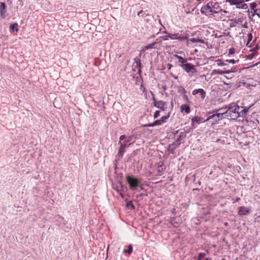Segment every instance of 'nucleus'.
Masks as SVG:
<instances>
[{
    "label": "nucleus",
    "mask_w": 260,
    "mask_h": 260,
    "mask_svg": "<svg viewBox=\"0 0 260 260\" xmlns=\"http://www.w3.org/2000/svg\"><path fill=\"white\" fill-rule=\"evenodd\" d=\"M225 109L226 111L224 112V114H225V117H229L233 120H237L238 118V110H240V107L237 104L232 103L227 106L220 109L221 110Z\"/></svg>",
    "instance_id": "f257e3e1"
},
{
    "label": "nucleus",
    "mask_w": 260,
    "mask_h": 260,
    "mask_svg": "<svg viewBox=\"0 0 260 260\" xmlns=\"http://www.w3.org/2000/svg\"><path fill=\"white\" fill-rule=\"evenodd\" d=\"M216 5L217 3L215 2H208L206 5H204L201 8V13L203 15H205L209 18V17L211 16V15H212V14L216 8L215 6Z\"/></svg>",
    "instance_id": "f03ea898"
},
{
    "label": "nucleus",
    "mask_w": 260,
    "mask_h": 260,
    "mask_svg": "<svg viewBox=\"0 0 260 260\" xmlns=\"http://www.w3.org/2000/svg\"><path fill=\"white\" fill-rule=\"evenodd\" d=\"M125 179L129 186V189L135 191L139 186L140 180L134 176L127 175L125 176Z\"/></svg>",
    "instance_id": "7ed1b4c3"
},
{
    "label": "nucleus",
    "mask_w": 260,
    "mask_h": 260,
    "mask_svg": "<svg viewBox=\"0 0 260 260\" xmlns=\"http://www.w3.org/2000/svg\"><path fill=\"white\" fill-rule=\"evenodd\" d=\"M225 2L231 6H236L237 9L245 10V12L250 13L247 4L243 0H225Z\"/></svg>",
    "instance_id": "20e7f679"
},
{
    "label": "nucleus",
    "mask_w": 260,
    "mask_h": 260,
    "mask_svg": "<svg viewBox=\"0 0 260 260\" xmlns=\"http://www.w3.org/2000/svg\"><path fill=\"white\" fill-rule=\"evenodd\" d=\"M168 37L172 40H178L179 41H184L189 38V35L187 31H181L180 32L176 34H168Z\"/></svg>",
    "instance_id": "39448f33"
},
{
    "label": "nucleus",
    "mask_w": 260,
    "mask_h": 260,
    "mask_svg": "<svg viewBox=\"0 0 260 260\" xmlns=\"http://www.w3.org/2000/svg\"><path fill=\"white\" fill-rule=\"evenodd\" d=\"M170 113H168L166 115L160 118V119L156 120L151 123L145 124L143 125L144 127H154L157 125H160L166 122L167 120L170 117Z\"/></svg>",
    "instance_id": "423d86ee"
},
{
    "label": "nucleus",
    "mask_w": 260,
    "mask_h": 260,
    "mask_svg": "<svg viewBox=\"0 0 260 260\" xmlns=\"http://www.w3.org/2000/svg\"><path fill=\"white\" fill-rule=\"evenodd\" d=\"M182 68L189 74L190 77H192L197 72L196 67L191 63L184 64Z\"/></svg>",
    "instance_id": "0eeeda50"
},
{
    "label": "nucleus",
    "mask_w": 260,
    "mask_h": 260,
    "mask_svg": "<svg viewBox=\"0 0 260 260\" xmlns=\"http://www.w3.org/2000/svg\"><path fill=\"white\" fill-rule=\"evenodd\" d=\"M142 63L141 62L140 59L138 58H135V61L133 64V71L136 72L137 71L138 74L140 77L142 75Z\"/></svg>",
    "instance_id": "6e6552de"
},
{
    "label": "nucleus",
    "mask_w": 260,
    "mask_h": 260,
    "mask_svg": "<svg viewBox=\"0 0 260 260\" xmlns=\"http://www.w3.org/2000/svg\"><path fill=\"white\" fill-rule=\"evenodd\" d=\"M212 14V15H211V16H210L209 18H212L216 21L221 20L224 16L223 14L221 13L218 8L217 7H216Z\"/></svg>",
    "instance_id": "1a4fd4ad"
},
{
    "label": "nucleus",
    "mask_w": 260,
    "mask_h": 260,
    "mask_svg": "<svg viewBox=\"0 0 260 260\" xmlns=\"http://www.w3.org/2000/svg\"><path fill=\"white\" fill-rule=\"evenodd\" d=\"M118 144L120 145V147L119 148L118 154L121 157L122 156L123 153L125 152V149L126 147L129 146L132 143H129V144H122L121 141H119Z\"/></svg>",
    "instance_id": "9d476101"
},
{
    "label": "nucleus",
    "mask_w": 260,
    "mask_h": 260,
    "mask_svg": "<svg viewBox=\"0 0 260 260\" xmlns=\"http://www.w3.org/2000/svg\"><path fill=\"white\" fill-rule=\"evenodd\" d=\"M6 6L5 2L0 3V16L2 19H5L6 17Z\"/></svg>",
    "instance_id": "9b49d317"
},
{
    "label": "nucleus",
    "mask_w": 260,
    "mask_h": 260,
    "mask_svg": "<svg viewBox=\"0 0 260 260\" xmlns=\"http://www.w3.org/2000/svg\"><path fill=\"white\" fill-rule=\"evenodd\" d=\"M235 72V68L234 69H231V70L222 71L220 70H214L212 71V75H223L224 74H229L231 73H234Z\"/></svg>",
    "instance_id": "f8f14e48"
},
{
    "label": "nucleus",
    "mask_w": 260,
    "mask_h": 260,
    "mask_svg": "<svg viewBox=\"0 0 260 260\" xmlns=\"http://www.w3.org/2000/svg\"><path fill=\"white\" fill-rule=\"evenodd\" d=\"M154 106L164 111L167 109V104L162 101H157L154 103Z\"/></svg>",
    "instance_id": "ddd939ff"
},
{
    "label": "nucleus",
    "mask_w": 260,
    "mask_h": 260,
    "mask_svg": "<svg viewBox=\"0 0 260 260\" xmlns=\"http://www.w3.org/2000/svg\"><path fill=\"white\" fill-rule=\"evenodd\" d=\"M250 208H246L245 206H241L238 209V214L239 215H245L250 212Z\"/></svg>",
    "instance_id": "4468645a"
},
{
    "label": "nucleus",
    "mask_w": 260,
    "mask_h": 260,
    "mask_svg": "<svg viewBox=\"0 0 260 260\" xmlns=\"http://www.w3.org/2000/svg\"><path fill=\"white\" fill-rule=\"evenodd\" d=\"M198 93H200L201 98L202 100L205 99L206 96V93L203 89L199 88L198 89H194L192 92V94L193 95H196Z\"/></svg>",
    "instance_id": "2eb2a0df"
},
{
    "label": "nucleus",
    "mask_w": 260,
    "mask_h": 260,
    "mask_svg": "<svg viewBox=\"0 0 260 260\" xmlns=\"http://www.w3.org/2000/svg\"><path fill=\"white\" fill-rule=\"evenodd\" d=\"M187 40V43H189V42H191V43H205V41L202 39H200L199 38V37L198 38H190V39H188Z\"/></svg>",
    "instance_id": "dca6fc26"
},
{
    "label": "nucleus",
    "mask_w": 260,
    "mask_h": 260,
    "mask_svg": "<svg viewBox=\"0 0 260 260\" xmlns=\"http://www.w3.org/2000/svg\"><path fill=\"white\" fill-rule=\"evenodd\" d=\"M219 110H220L219 109L216 111V119L215 120V122H213V124L217 123L220 120H221L223 118L224 116H225V114H224V112L221 113H217V111Z\"/></svg>",
    "instance_id": "f3484780"
},
{
    "label": "nucleus",
    "mask_w": 260,
    "mask_h": 260,
    "mask_svg": "<svg viewBox=\"0 0 260 260\" xmlns=\"http://www.w3.org/2000/svg\"><path fill=\"white\" fill-rule=\"evenodd\" d=\"M180 111L181 112L184 111L185 113L189 114L190 112V108L188 105L183 104L180 107Z\"/></svg>",
    "instance_id": "a211bd4d"
},
{
    "label": "nucleus",
    "mask_w": 260,
    "mask_h": 260,
    "mask_svg": "<svg viewBox=\"0 0 260 260\" xmlns=\"http://www.w3.org/2000/svg\"><path fill=\"white\" fill-rule=\"evenodd\" d=\"M247 43H246V46L248 47H251L252 46V43H250L251 41L252 40L253 36L251 32L248 33L247 35Z\"/></svg>",
    "instance_id": "6ab92c4d"
},
{
    "label": "nucleus",
    "mask_w": 260,
    "mask_h": 260,
    "mask_svg": "<svg viewBox=\"0 0 260 260\" xmlns=\"http://www.w3.org/2000/svg\"><path fill=\"white\" fill-rule=\"evenodd\" d=\"M248 112V109H247L246 108H244L241 111L238 110V118L239 117H245L246 116V115L247 114V112Z\"/></svg>",
    "instance_id": "aec40b11"
},
{
    "label": "nucleus",
    "mask_w": 260,
    "mask_h": 260,
    "mask_svg": "<svg viewBox=\"0 0 260 260\" xmlns=\"http://www.w3.org/2000/svg\"><path fill=\"white\" fill-rule=\"evenodd\" d=\"M157 43L156 42H154L151 44H148L144 47V50H149L151 49H154L156 48L155 45Z\"/></svg>",
    "instance_id": "412c9836"
},
{
    "label": "nucleus",
    "mask_w": 260,
    "mask_h": 260,
    "mask_svg": "<svg viewBox=\"0 0 260 260\" xmlns=\"http://www.w3.org/2000/svg\"><path fill=\"white\" fill-rule=\"evenodd\" d=\"M201 121V118L195 116L191 119V125L193 126L195 123H200Z\"/></svg>",
    "instance_id": "4be33fe9"
},
{
    "label": "nucleus",
    "mask_w": 260,
    "mask_h": 260,
    "mask_svg": "<svg viewBox=\"0 0 260 260\" xmlns=\"http://www.w3.org/2000/svg\"><path fill=\"white\" fill-rule=\"evenodd\" d=\"M10 29L12 31H16L17 32L19 30L18 24L17 23L11 24L10 25Z\"/></svg>",
    "instance_id": "5701e85b"
},
{
    "label": "nucleus",
    "mask_w": 260,
    "mask_h": 260,
    "mask_svg": "<svg viewBox=\"0 0 260 260\" xmlns=\"http://www.w3.org/2000/svg\"><path fill=\"white\" fill-rule=\"evenodd\" d=\"M133 252V246L132 245H129L127 247V249L123 250V253H128L131 254Z\"/></svg>",
    "instance_id": "b1692460"
},
{
    "label": "nucleus",
    "mask_w": 260,
    "mask_h": 260,
    "mask_svg": "<svg viewBox=\"0 0 260 260\" xmlns=\"http://www.w3.org/2000/svg\"><path fill=\"white\" fill-rule=\"evenodd\" d=\"M256 6L257 4L256 2L251 3L250 5V8L251 9L253 10L254 13L257 12V11H258V9H256Z\"/></svg>",
    "instance_id": "393cba45"
},
{
    "label": "nucleus",
    "mask_w": 260,
    "mask_h": 260,
    "mask_svg": "<svg viewBox=\"0 0 260 260\" xmlns=\"http://www.w3.org/2000/svg\"><path fill=\"white\" fill-rule=\"evenodd\" d=\"M205 253H200L198 256V260H209L208 258L205 257Z\"/></svg>",
    "instance_id": "a878e982"
},
{
    "label": "nucleus",
    "mask_w": 260,
    "mask_h": 260,
    "mask_svg": "<svg viewBox=\"0 0 260 260\" xmlns=\"http://www.w3.org/2000/svg\"><path fill=\"white\" fill-rule=\"evenodd\" d=\"M126 206L129 209H135V206H134L132 201H128L126 203Z\"/></svg>",
    "instance_id": "bb28decb"
},
{
    "label": "nucleus",
    "mask_w": 260,
    "mask_h": 260,
    "mask_svg": "<svg viewBox=\"0 0 260 260\" xmlns=\"http://www.w3.org/2000/svg\"><path fill=\"white\" fill-rule=\"evenodd\" d=\"M177 141H179L181 139H182L186 137V134L184 132H180L179 133V136H178Z\"/></svg>",
    "instance_id": "cd10ccee"
},
{
    "label": "nucleus",
    "mask_w": 260,
    "mask_h": 260,
    "mask_svg": "<svg viewBox=\"0 0 260 260\" xmlns=\"http://www.w3.org/2000/svg\"><path fill=\"white\" fill-rule=\"evenodd\" d=\"M132 138H133V137L132 136H129V137H128L126 138V139L123 142H122V144H129L130 143V142L132 140ZM132 144H133V143H131Z\"/></svg>",
    "instance_id": "c85d7f7f"
},
{
    "label": "nucleus",
    "mask_w": 260,
    "mask_h": 260,
    "mask_svg": "<svg viewBox=\"0 0 260 260\" xmlns=\"http://www.w3.org/2000/svg\"><path fill=\"white\" fill-rule=\"evenodd\" d=\"M236 50L234 47H231L229 49V52L228 54V56L230 57V56L232 54H234L235 53Z\"/></svg>",
    "instance_id": "c756f323"
},
{
    "label": "nucleus",
    "mask_w": 260,
    "mask_h": 260,
    "mask_svg": "<svg viewBox=\"0 0 260 260\" xmlns=\"http://www.w3.org/2000/svg\"><path fill=\"white\" fill-rule=\"evenodd\" d=\"M148 14L146 13V12L143 11V10L140 11L138 13V16L139 17H145V16H147Z\"/></svg>",
    "instance_id": "7c9ffc66"
},
{
    "label": "nucleus",
    "mask_w": 260,
    "mask_h": 260,
    "mask_svg": "<svg viewBox=\"0 0 260 260\" xmlns=\"http://www.w3.org/2000/svg\"><path fill=\"white\" fill-rule=\"evenodd\" d=\"M216 116V111H213L212 112L209 116L208 117L207 119V121L209 120L210 119H213Z\"/></svg>",
    "instance_id": "2f4dec72"
},
{
    "label": "nucleus",
    "mask_w": 260,
    "mask_h": 260,
    "mask_svg": "<svg viewBox=\"0 0 260 260\" xmlns=\"http://www.w3.org/2000/svg\"><path fill=\"white\" fill-rule=\"evenodd\" d=\"M216 61L218 62L217 64L218 66H225L227 65V63H225V61H222L220 59H218V60H216Z\"/></svg>",
    "instance_id": "473e14b6"
},
{
    "label": "nucleus",
    "mask_w": 260,
    "mask_h": 260,
    "mask_svg": "<svg viewBox=\"0 0 260 260\" xmlns=\"http://www.w3.org/2000/svg\"><path fill=\"white\" fill-rule=\"evenodd\" d=\"M187 59L186 58H184L181 61H179V62H180V66L182 68V66H183L184 64H187L188 62H187Z\"/></svg>",
    "instance_id": "72a5a7b5"
},
{
    "label": "nucleus",
    "mask_w": 260,
    "mask_h": 260,
    "mask_svg": "<svg viewBox=\"0 0 260 260\" xmlns=\"http://www.w3.org/2000/svg\"><path fill=\"white\" fill-rule=\"evenodd\" d=\"M259 46L258 44L256 45L250 51L253 52L255 53H257V50L259 49Z\"/></svg>",
    "instance_id": "f704fd0d"
},
{
    "label": "nucleus",
    "mask_w": 260,
    "mask_h": 260,
    "mask_svg": "<svg viewBox=\"0 0 260 260\" xmlns=\"http://www.w3.org/2000/svg\"><path fill=\"white\" fill-rule=\"evenodd\" d=\"M225 62H228L230 63H232L233 64H235L236 63L239 62V60H235V59H227L225 60Z\"/></svg>",
    "instance_id": "c9c22d12"
},
{
    "label": "nucleus",
    "mask_w": 260,
    "mask_h": 260,
    "mask_svg": "<svg viewBox=\"0 0 260 260\" xmlns=\"http://www.w3.org/2000/svg\"><path fill=\"white\" fill-rule=\"evenodd\" d=\"M160 115V111L157 110L155 112L154 114V118L155 119L157 118Z\"/></svg>",
    "instance_id": "e433bc0d"
},
{
    "label": "nucleus",
    "mask_w": 260,
    "mask_h": 260,
    "mask_svg": "<svg viewBox=\"0 0 260 260\" xmlns=\"http://www.w3.org/2000/svg\"><path fill=\"white\" fill-rule=\"evenodd\" d=\"M255 54L256 53H255L254 52H252V53L250 54H249L247 56L248 59H251L253 57V56L255 55Z\"/></svg>",
    "instance_id": "4c0bfd02"
},
{
    "label": "nucleus",
    "mask_w": 260,
    "mask_h": 260,
    "mask_svg": "<svg viewBox=\"0 0 260 260\" xmlns=\"http://www.w3.org/2000/svg\"><path fill=\"white\" fill-rule=\"evenodd\" d=\"M218 9L221 14H223V13L227 14L228 13V12L226 10H222V9H221L220 8H218Z\"/></svg>",
    "instance_id": "58836bf2"
},
{
    "label": "nucleus",
    "mask_w": 260,
    "mask_h": 260,
    "mask_svg": "<svg viewBox=\"0 0 260 260\" xmlns=\"http://www.w3.org/2000/svg\"><path fill=\"white\" fill-rule=\"evenodd\" d=\"M157 171H158L157 174L158 175L160 176L163 174V172H164L163 169H162L161 170L158 169Z\"/></svg>",
    "instance_id": "ea45409f"
},
{
    "label": "nucleus",
    "mask_w": 260,
    "mask_h": 260,
    "mask_svg": "<svg viewBox=\"0 0 260 260\" xmlns=\"http://www.w3.org/2000/svg\"><path fill=\"white\" fill-rule=\"evenodd\" d=\"M126 136L125 135H122L120 136V138H119V139H120V141H122L124 139H125L126 138Z\"/></svg>",
    "instance_id": "a19ab883"
},
{
    "label": "nucleus",
    "mask_w": 260,
    "mask_h": 260,
    "mask_svg": "<svg viewBox=\"0 0 260 260\" xmlns=\"http://www.w3.org/2000/svg\"><path fill=\"white\" fill-rule=\"evenodd\" d=\"M162 165H163V162L160 161V162H158L156 165L157 166L158 168H161L162 166Z\"/></svg>",
    "instance_id": "79ce46f5"
},
{
    "label": "nucleus",
    "mask_w": 260,
    "mask_h": 260,
    "mask_svg": "<svg viewBox=\"0 0 260 260\" xmlns=\"http://www.w3.org/2000/svg\"><path fill=\"white\" fill-rule=\"evenodd\" d=\"M183 92L184 93H185V94H184V96H183L184 98L185 99H186V100L188 101V97H187V96L185 94L186 90H185L184 89H183Z\"/></svg>",
    "instance_id": "37998d69"
},
{
    "label": "nucleus",
    "mask_w": 260,
    "mask_h": 260,
    "mask_svg": "<svg viewBox=\"0 0 260 260\" xmlns=\"http://www.w3.org/2000/svg\"><path fill=\"white\" fill-rule=\"evenodd\" d=\"M160 31H162V32L163 34H168V32L165 29H164L163 28V27L160 28Z\"/></svg>",
    "instance_id": "c03bdc74"
},
{
    "label": "nucleus",
    "mask_w": 260,
    "mask_h": 260,
    "mask_svg": "<svg viewBox=\"0 0 260 260\" xmlns=\"http://www.w3.org/2000/svg\"><path fill=\"white\" fill-rule=\"evenodd\" d=\"M174 56H175L176 58L178 59L179 60H180V59H182V56H180V55H177V54H175V55H174Z\"/></svg>",
    "instance_id": "a18cd8bd"
},
{
    "label": "nucleus",
    "mask_w": 260,
    "mask_h": 260,
    "mask_svg": "<svg viewBox=\"0 0 260 260\" xmlns=\"http://www.w3.org/2000/svg\"><path fill=\"white\" fill-rule=\"evenodd\" d=\"M167 68L169 70H170L171 68L173 67L172 64L171 63H168L167 64Z\"/></svg>",
    "instance_id": "49530a36"
},
{
    "label": "nucleus",
    "mask_w": 260,
    "mask_h": 260,
    "mask_svg": "<svg viewBox=\"0 0 260 260\" xmlns=\"http://www.w3.org/2000/svg\"><path fill=\"white\" fill-rule=\"evenodd\" d=\"M255 15H256L258 18H260V14L259 13H256V12L254 13V14H253V16H254Z\"/></svg>",
    "instance_id": "de8ad7c7"
},
{
    "label": "nucleus",
    "mask_w": 260,
    "mask_h": 260,
    "mask_svg": "<svg viewBox=\"0 0 260 260\" xmlns=\"http://www.w3.org/2000/svg\"><path fill=\"white\" fill-rule=\"evenodd\" d=\"M168 38L169 37H168L167 36H165V37H163L162 39H163L164 40L167 41V40H168Z\"/></svg>",
    "instance_id": "09e8293b"
},
{
    "label": "nucleus",
    "mask_w": 260,
    "mask_h": 260,
    "mask_svg": "<svg viewBox=\"0 0 260 260\" xmlns=\"http://www.w3.org/2000/svg\"><path fill=\"white\" fill-rule=\"evenodd\" d=\"M152 100L153 101V104L155 103V102L157 101H156L155 97L152 98Z\"/></svg>",
    "instance_id": "8fccbe9b"
},
{
    "label": "nucleus",
    "mask_w": 260,
    "mask_h": 260,
    "mask_svg": "<svg viewBox=\"0 0 260 260\" xmlns=\"http://www.w3.org/2000/svg\"><path fill=\"white\" fill-rule=\"evenodd\" d=\"M196 220H198V221H199V220L198 219V218H196L194 219H193V222L196 223V224H198V223L196 221Z\"/></svg>",
    "instance_id": "3c124183"
},
{
    "label": "nucleus",
    "mask_w": 260,
    "mask_h": 260,
    "mask_svg": "<svg viewBox=\"0 0 260 260\" xmlns=\"http://www.w3.org/2000/svg\"><path fill=\"white\" fill-rule=\"evenodd\" d=\"M159 23L162 26V27H163V28L164 29H166L165 26L162 25L161 22V20L160 19L159 20Z\"/></svg>",
    "instance_id": "603ef678"
},
{
    "label": "nucleus",
    "mask_w": 260,
    "mask_h": 260,
    "mask_svg": "<svg viewBox=\"0 0 260 260\" xmlns=\"http://www.w3.org/2000/svg\"><path fill=\"white\" fill-rule=\"evenodd\" d=\"M150 93H151L152 98L155 97L154 94L153 93L152 91H150Z\"/></svg>",
    "instance_id": "864d4df0"
},
{
    "label": "nucleus",
    "mask_w": 260,
    "mask_h": 260,
    "mask_svg": "<svg viewBox=\"0 0 260 260\" xmlns=\"http://www.w3.org/2000/svg\"><path fill=\"white\" fill-rule=\"evenodd\" d=\"M150 93H151L152 98L155 97L154 94L153 93L152 91H150Z\"/></svg>",
    "instance_id": "5fc2aeb1"
},
{
    "label": "nucleus",
    "mask_w": 260,
    "mask_h": 260,
    "mask_svg": "<svg viewBox=\"0 0 260 260\" xmlns=\"http://www.w3.org/2000/svg\"><path fill=\"white\" fill-rule=\"evenodd\" d=\"M219 141H220V139H217V140L216 141V142H218Z\"/></svg>",
    "instance_id": "6e6d98bb"
},
{
    "label": "nucleus",
    "mask_w": 260,
    "mask_h": 260,
    "mask_svg": "<svg viewBox=\"0 0 260 260\" xmlns=\"http://www.w3.org/2000/svg\"><path fill=\"white\" fill-rule=\"evenodd\" d=\"M183 58H184L182 57V59H180V60H179V61H181V60H182L183 59Z\"/></svg>",
    "instance_id": "4d7b16f0"
},
{
    "label": "nucleus",
    "mask_w": 260,
    "mask_h": 260,
    "mask_svg": "<svg viewBox=\"0 0 260 260\" xmlns=\"http://www.w3.org/2000/svg\"><path fill=\"white\" fill-rule=\"evenodd\" d=\"M239 200H240V198H238V199H237V200H236V201H239Z\"/></svg>",
    "instance_id": "13d9d810"
},
{
    "label": "nucleus",
    "mask_w": 260,
    "mask_h": 260,
    "mask_svg": "<svg viewBox=\"0 0 260 260\" xmlns=\"http://www.w3.org/2000/svg\"><path fill=\"white\" fill-rule=\"evenodd\" d=\"M221 260H225L224 258H222Z\"/></svg>",
    "instance_id": "bf43d9fd"
},
{
    "label": "nucleus",
    "mask_w": 260,
    "mask_h": 260,
    "mask_svg": "<svg viewBox=\"0 0 260 260\" xmlns=\"http://www.w3.org/2000/svg\"><path fill=\"white\" fill-rule=\"evenodd\" d=\"M142 196V194H141L139 195V196L141 197Z\"/></svg>",
    "instance_id": "052dcab7"
}]
</instances>
